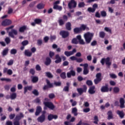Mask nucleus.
Returning a JSON list of instances; mask_svg holds the SVG:
<instances>
[{
  "instance_id": "obj_51",
  "label": "nucleus",
  "mask_w": 125,
  "mask_h": 125,
  "mask_svg": "<svg viewBox=\"0 0 125 125\" xmlns=\"http://www.w3.org/2000/svg\"><path fill=\"white\" fill-rule=\"evenodd\" d=\"M90 108L89 107L85 108L83 109V112L84 113H88V112H90Z\"/></svg>"
},
{
  "instance_id": "obj_3",
  "label": "nucleus",
  "mask_w": 125,
  "mask_h": 125,
  "mask_svg": "<svg viewBox=\"0 0 125 125\" xmlns=\"http://www.w3.org/2000/svg\"><path fill=\"white\" fill-rule=\"evenodd\" d=\"M9 27L6 28V30L7 31V33H8L9 37L14 38V35L17 36L18 34V32H17V30L15 29H12L11 31L8 32V30H9Z\"/></svg>"
},
{
  "instance_id": "obj_16",
  "label": "nucleus",
  "mask_w": 125,
  "mask_h": 125,
  "mask_svg": "<svg viewBox=\"0 0 125 125\" xmlns=\"http://www.w3.org/2000/svg\"><path fill=\"white\" fill-rule=\"evenodd\" d=\"M55 59L56 60L55 61V62L56 64H58V63H60L61 61H62V59H61V57H60V56H59V54H57L55 56Z\"/></svg>"
},
{
  "instance_id": "obj_42",
  "label": "nucleus",
  "mask_w": 125,
  "mask_h": 125,
  "mask_svg": "<svg viewBox=\"0 0 125 125\" xmlns=\"http://www.w3.org/2000/svg\"><path fill=\"white\" fill-rule=\"evenodd\" d=\"M113 91L115 93H118L120 92V88L118 87H115L113 88Z\"/></svg>"
},
{
  "instance_id": "obj_56",
  "label": "nucleus",
  "mask_w": 125,
  "mask_h": 125,
  "mask_svg": "<svg viewBox=\"0 0 125 125\" xmlns=\"http://www.w3.org/2000/svg\"><path fill=\"white\" fill-rule=\"evenodd\" d=\"M72 61H77V57H75V56H72L71 57L69 58Z\"/></svg>"
},
{
  "instance_id": "obj_62",
  "label": "nucleus",
  "mask_w": 125,
  "mask_h": 125,
  "mask_svg": "<svg viewBox=\"0 0 125 125\" xmlns=\"http://www.w3.org/2000/svg\"><path fill=\"white\" fill-rule=\"evenodd\" d=\"M15 117V114H11L9 116L10 120H13Z\"/></svg>"
},
{
  "instance_id": "obj_33",
  "label": "nucleus",
  "mask_w": 125,
  "mask_h": 125,
  "mask_svg": "<svg viewBox=\"0 0 125 125\" xmlns=\"http://www.w3.org/2000/svg\"><path fill=\"white\" fill-rule=\"evenodd\" d=\"M32 80V82L33 83H38V81H39V78L38 77L36 76H32L31 77Z\"/></svg>"
},
{
  "instance_id": "obj_17",
  "label": "nucleus",
  "mask_w": 125,
  "mask_h": 125,
  "mask_svg": "<svg viewBox=\"0 0 125 125\" xmlns=\"http://www.w3.org/2000/svg\"><path fill=\"white\" fill-rule=\"evenodd\" d=\"M101 90L102 92H108L109 91V88L108 87V85H105L102 87Z\"/></svg>"
},
{
  "instance_id": "obj_4",
  "label": "nucleus",
  "mask_w": 125,
  "mask_h": 125,
  "mask_svg": "<svg viewBox=\"0 0 125 125\" xmlns=\"http://www.w3.org/2000/svg\"><path fill=\"white\" fill-rule=\"evenodd\" d=\"M101 76H102L101 73H98L96 75V78L94 80L95 84H98V83H99L102 81Z\"/></svg>"
},
{
  "instance_id": "obj_22",
  "label": "nucleus",
  "mask_w": 125,
  "mask_h": 125,
  "mask_svg": "<svg viewBox=\"0 0 125 125\" xmlns=\"http://www.w3.org/2000/svg\"><path fill=\"white\" fill-rule=\"evenodd\" d=\"M88 67V64L84 65V67H83L84 75H87V73H88V69H87Z\"/></svg>"
},
{
  "instance_id": "obj_58",
  "label": "nucleus",
  "mask_w": 125,
  "mask_h": 125,
  "mask_svg": "<svg viewBox=\"0 0 125 125\" xmlns=\"http://www.w3.org/2000/svg\"><path fill=\"white\" fill-rule=\"evenodd\" d=\"M7 74L8 75H9L10 76H11L12 74H13V72L12 71V70L11 69H8L7 72Z\"/></svg>"
},
{
  "instance_id": "obj_48",
  "label": "nucleus",
  "mask_w": 125,
  "mask_h": 125,
  "mask_svg": "<svg viewBox=\"0 0 125 125\" xmlns=\"http://www.w3.org/2000/svg\"><path fill=\"white\" fill-rule=\"evenodd\" d=\"M101 14L103 17H106V16H107V13H106V11H101Z\"/></svg>"
},
{
  "instance_id": "obj_19",
  "label": "nucleus",
  "mask_w": 125,
  "mask_h": 125,
  "mask_svg": "<svg viewBox=\"0 0 125 125\" xmlns=\"http://www.w3.org/2000/svg\"><path fill=\"white\" fill-rule=\"evenodd\" d=\"M22 118H24V114H23L21 112L19 114L16 115L15 119L17 121H20V120L22 119Z\"/></svg>"
},
{
  "instance_id": "obj_10",
  "label": "nucleus",
  "mask_w": 125,
  "mask_h": 125,
  "mask_svg": "<svg viewBox=\"0 0 125 125\" xmlns=\"http://www.w3.org/2000/svg\"><path fill=\"white\" fill-rule=\"evenodd\" d=\"M37 121L39 123H43L45 121V115L44 114H42L39 117L37 118Z\"/></svg>"
},
{
  "instance_id": "obj_14",
  "label": "nucleus",
  "mask_w": 125,
  "mask_h": 125,
  "mask_svg": "<svg viewBox=\"0 0 125 125\" xmlns=\"http://www.w3.org/2000/svg\"><path fill=\"white\" fill-rule=\"evenodd\" d=\"M107 120H113L114 119V115H113V112L109 110L107 113Z\"/></svg>"
},
{
  "instance_id": "obj_27",
  "label": "nucleus",
  "mask_w": 125,
  "mask_h": 125,
  "mask_svg": "<svg viewBox=\"0 0 125 125\" xmlns=\"http://www.w3.org/2000/svg\"><path fill=\"white\" fill-rule=\"evenodd\" d=\"M72 114H74V116H78V109L76 107L72 108Z\"/></svg>"
},
{
  "instance_id": "obj_45",
  "label": "nucleus",
  "mask_w": 125,
  "mask_h": 125,
  "mask_svg": "<svg viewBox=\"0 0 125 125\" xmlns=\"http://www.w3.org/2000/svg\"><path fill=\"white\" fill-rule=\"evenodd\" d=\"M72 43H74V44H78V43H79V42L77 39L74 38L72 40Z\"/></svg>"
},
{
  "instance_id": "obj_9",
  "label": "nucleus",
  "mask_w": 125,
  "mask_h": 125,
  "mask_svg": "<svg viewBox=\"0 0 125 125\" xmlns=\"http://www.w3.org/2000/svg\"><path fill=\"white\" fill-rule=\"evenodd\" d=\"M44 104L46 107H48L51 110H53L55 108V106L51 102H44Z\"/></svg>"
},
{
  "instance_id": "obj_23",
  "label": "nucleus",
  "mask_w": 125,
  "mask_h": 125,
  "mask_svg": "<svg viewBox=\"0 0 125 125\" xmlns=\"http://www.w3.org/2000/svg\"><path fill=\"white\" fill-rule=\"evenodd\" d=\"M71 26H72V25L71 24V22H67L65 24V27H66V30H68V31H71V30H72V28H71Z\"/></svg>"
},
{
  "instance_id": "obj_57",
  "label": "nucleus",
  "mask_w": 125,
  "mask_h": 125,
  "mask_svg": "<svg viewBox=\"0 0 125 125\" xmlns=\"http://www.w3.org/2000/svg\"><path fill=\"white\" fill-rule=\"evenodd\" d=\"M32 93L34 94V95H36V96H38L39 95V92L37 89H35L33 91Z\"/></svg>"
},
{
  "instance_id": "obj_61",
  "label": "nucleus",
  "mask_w": 125,
  "mask_h": 125,
  "mask_svg": "<svg viewBox=\"0 0 125 125\" xmlns=\"http://www.w3.org/2000/svg\"><path fill=\"white\" fill-rule=\"evenodd\" d=\"M49 97L50 98V99H53L54 97H55V95L53 93H51L49 94Z\"/></svg>"
},
{
  "instance_id": "obj_47",
  "label": "nucleus",
  "mask_w": 125,
  "mask_h": 125,
  "mask_svg": "<svg viewBox=\"0 0 125 125\" xmlns=\"http://www.w3.org/2000/svg\"><path fill=\"white\" fill-rule=\"evenodd\" d=\"M11 54H16L17 53V50L16 49H12L10 51Z\"/></svg>"
},
{
  "instance_id": "obj_5",
  "label": "nucleus",
  "mask_w": 125,
  "mask_h": 125,
  "mask_svg": "<svg viewBox=\"0 0 125 125\" xmlns=\"http://www.w3.org/2000/svg\"><path fill=\"white\" fill-rule=\"evenodd\" d=\"M87 89V87L86 85H83V88H77V91L79 93L80 95H82L83 92H86V90Z\"/></svg>"
},
{
  "instance_id": "obj_26",
  "label": "nucleus",
  "mask_w": 125,
  "mask_h": 125,
  "mask_svg": "<svg viewBox=\"0 0 125 125\" xmlns=\"http://www.w3.org/2000/svg\"><path fill=\"white\" fill-rule=\"evenodd\" d=\"M27 30V26H23L20 28L19 31L21 33H24L25 31Z\"/></svg>"
},
{
  "instance_id": "obj_49",
  "label": "nucleus",
  "mask_w": 125,
  "mask_h": 125,
  "mask_svg": "<svg viewBox=\"0 0 125 125\" xmlns=\"http://www.w3.org/2000/svg\"><path fill=\"white\" fill-rule=\"evenodd\" d=\"M11 92H15L16 91V85H14L10 89Z\"/></svg>"
},
{
  "instance_id": "obj_37",
  "label": "nucleus",
  "mask_w": 125,
  "mask_h": 125,
  "mask_svg": "<svg viewBox=\"0 0 125 125\" xmlns=\"http://www.w3.org/2000/svg\"><path fill=\"white\" fill-rule=\"evenodd\" d=\"M45 74H46V77H47L48 78H50L51 79L53 78V75H52L51 73H50L49 72H46Z\"/></svg>"
},
{
  "instance_id": "obj_18",
  "label": "nucleus",
  "mask_w": 125,
  "mask_h": 125,
  "mask_svg": "<svg viewBox=\"0 0 125 125\" xmlns=\"http://www.w3.org/2000/svg\"><path fill=\"white\" fill-rule=\"evenodd\" d=\"M95 86H92L89 89L88 92L90 94H94L95 93Z\"/></svg>"
},
{
  "instance_id": "obj_60",
  "label": "nucleus",
  "mask_w": 125,
  "mask_h": 125,
  "mask_svg": "<svg viewBox=\"0 0 125 125\" xmlns=\"http://www.w3.org/2000/svg\"><path fill=\"white\" fill-rule=\"evenodd\" d=\"M92 60V56H91V55H89L87 56V60H88V61H91Z\"/></svg>"
},
{
  "instance_id": "obj_64",
  "label": "nucleus",
  "mask_w": 125,
  "mask_h": 125,
  "mask_svg": "<svg viewBox=\"0 0 125 125\" xmlns=\"http://www.w3.org/2000/svg\"><path fill=\"white\" fill-rule=\"evenodd\" d=\"M14 125H20V122L19 121H15L14 122Z\"/></svg>"
},
{
  "instance_id": "obj_6",
  "label": "nucleus",
  "mask_w": 125,
  "mask_h": 125,
  "mask_svg": "<svg viewBox=\"0 0 125 125\" xmlns=\"http://www.w3.org/2000/svg\"><path fill=\"white\" fill-rule=\"evenodd\" d=\"M12 23V21L11 20L9 19H6L4 21H3L1 22L2 26H4V27H5L6 26H9V25H11V24Z\"/></svg>"
},
{
  "instance_id": "obj_11",
  "label": "nucleus",
  "mask_w": 125,
  "mask_h": 125,
  "mask_svg": "<svg viewBox=\"0 0 125 125\" xmlns=\"http://www.w3.org/2000/svg\"><path fill=\"white\" fill-rule=\"evenodd\" d=\"M60 34L62 36L63 39H65L67 37H69V32L68 31H62L60 32Z\"/></svg>"
},
{
  "instance_id": "obj_44",
  "label": "nucleus",
  "mask_w": 125,
  "mask_h": 125,
  "mask_svg": "<svg viewBox=\"0 0 125 125\" xmlns=\"http://www.w3.org/2000/svg\"><path fill=\"white\" fill-rule=\"evenodd\" d=\"M58 22L59 23L60 26H63V25L65 24V22H64V21H63L62 19L59 20Z\"/></svg>"
},
{
  "instance_id": "obj_2",
  "label": "nucleus",
  "mask_w": 125,
  "mask_h": 125,
  "mask_svg": "<svg viewBox=\"0 0 125 125\" xmlns=\"http://www.w3.org/2000/svg\"><path fill=\"white\" fill-rule=\"evenodd\" d=\"M110 59L109 57L102 59L101 61V63L102 65H104V63L107 66L108 68H110V66L112 65V62L110 61Z\"/></svg>"
},
{
  "instance_id": "obj_43",
  "label": "nucleus",
  "mask_w": 125,
  "mask_h": 125,
  "mask_svg": "<svg viewBox=\"0 0 125 125\" xmlns=\"http://www.w3.org/2000/svg\"><path fill=\"white\" fill-rule=\"evenodd\" d=\"M104 31L108 33H110V34H112V30L109 27H105L104 28Z\"/></svg>"
},
{
  "instance_id": "obj_55",
  "label": "nucleus",
  "mask_w": 125,
  "mask_h": 125,
  "mask_svg": "<svg viewBox=\"0 0 125 125\" xmlns=\"http://www.w3.org/2000/svg\"><path fill=\"white\" fill-rule=\"evenodd\" d=\"M109 76L110 77V78H111L112 79H117V75H116V74H110Z\"/></svg>"
},
{
  "instance_id": "obj_7",
  "label": "nucleus",
  "mask_w": 125,
  "mask_h": 125,
  "mask_svg": "<svg viewBox=\"0 0 125 125\" xmlns=\"http://www.w3.org/2000/svg\"><path fill=\"white\" fill-rule=\"evenodd\" d=\"M77 7V2L75 0H71L68 3V7L70 9L71 8H75Z\"/></svg>"
},
{
  "instance_id": "obj_46",
  "label": "nucleus",
  "mask_w": 125,
  "mask_h": 125,
  "mask_svg": "<svg viewBox=\"0 0 125 125\" xmlns=\"http://www.w3.org/2000/svg\"><path fill=\"white\" fill-rule=\"evenodd\" d=\"M5 42H6V43H7V44H9V43H10V38H9V37H6L5 39Z\"/></svg>"
},
{
  "instance_id": "obj_13",
  "label": "nucleus",
  "mask_w": 125,
  "mask_h": 125,
  "mask_svg": "<svg viewBox=\"0 0 125 125\" xmlns=\"http://www.w3.org/2000/svg\"><path fill=\"white\" fill-rule=\"evenodd\" d=\"M71 76H72V77L76 76V71L73 69L71 70L70 72L67 73V78H71Z\"/></svg>"
},
{
  "instance_id": "obj_50",
  "label": "nucleus",
  "mask_w": 125,
  "mask_h": 125,
  "mask_svg": "<svg viewBox=\"0 0 125 125\" xmlns=\"http://www.w3.org/2000/svg\"><path fill=\"white\" fill-rule=\"evenodd\" d=\"M61 78L62 79H64L66 78V73L65 72H62L61 74L60 75Z\"/></svg>"
},
{
  "instance_id": "obj_39",
  "label": "nucleus",
  "mask_w": 125,
  "mask_h": 125,
  "mask_svg": "<svg viewBox=\"0 0 125 125\" xmlns=\"http://www.w3.org/2000/svg\"><path fill=\"white\" fill-rule=\"evenodd\" d=\"M84 5H85V4H84V2H80L78 4V7H79L80 8L82 7H84Z\"/></svg>"
},
{
  "instance_id": "obj_15",
  "label": "nucleus",
  "mask_w": 125,
  "mask_h": 125,
  "mask_svg": "<svg viewBox=\"0 0 125 125\" xmlns=\"http://www.w3.org/2000/svg\"><path fill=\"white\" fill-rule=\"evenodd\" d=\"M77 39L78 40L80 44H85V42L82 39V36L81 35L77 36Z\"/></svg>"
},
{
  "instance_id": "obj_63",
  "label": "nucleus",
  "mask_w": 125,
  "mask_h": 125,
  "mask_svg": "<svg viewBox=\"0 0 125 125\" xmlns=\"http://www.w3.org/2000/svg\"><path fill=\"white\" fill-rule=\"evenodd\" d=\"M86 84L88 85H92V81L90 80H87L86 82Z\"/></svg>"
},
{
  "instance_id": "obj_1",
  "label": "nucleus",
  "mask_w": 125,
  "mask_h": 125,
  "mask_svg": "<svg viewBox=\"0 0 125 125\" xmlns=\"http://www.w3.org/2000/svg\"><path fill=\"white\" fill-rule=\"evenodd\" d=\"M93 36H94V34L90 32H87L84 34V38L86 43H90L92 38H93Z\"/></svg>"
},
{
  "instance_id": "obj_38",
  "label": "nucleus",
  "mask_w": 125,
  "mask_h": 125,
  "mask_svg": "<svg viewBox=\"0 0 125 125\" xmlns=\"http://www.w3.org/2000/svg\"><path fill=\"white\" fill-rule=\"evenodd\" d=\"M100 38H102V39H104V38L105 37L106 33L103 31H101L99 33Z\"/></svg>"
},
{
  "instance_id": "obj_34",
  "label": "nucleus",
  "mask_w": 125,
  "mask_h": 125,
  "mask_svg": "<svg viewBox=\"0 0 125 125\" xmlns=\"http://www.w3.org/2000/svg\"><path fill=\"white\" fill-rule=\"evenodd\" d=\"M37 7L38 9H42L44 7V4L42 3H39L37 5Z\"/></svg>"
},
{
  "instance_id": "obj_30",
  "label": "nucleus",
  "mask_w": 125,
  "mask_h": 125,
  "mask_svg": "<svg viewBox=\"0 0 125 125\" xmlns=\"http://www.w3.org/2000/svg\"><path fill=\"white\" fill-rule=\"evenodd\" d=\"M54 9H58V10H62V7L57 4H54L53 6Z\"/></svg>"
},
{
  "instance_id": "obj_20",
  "label": "nucleus",
  "mask_w": 125,
  "mask_h": 125,
  "mask_svg": "<svg viewBox=\"0 0 125 125\" xmlns=\"http://www.w3.org/2000/svg\"><path fill=\"white\" fill-rule=\"evenodd\" d=\"M120 108H125V99L123 98H120Z\"/></svg>"
},
{
  "instance_id": "obj_52",
  "label": "nucleus",
  "mask_w": 125,
  "mask_h": 125,
  "mask_svg": "<svg viewBox=\"0 0 125 125\" xmlns=\"http://www.w3.org/2000/svg\"><path fill=\"white\" fill-rule=\"evenodd\" d=\"M29 43V42L27 40H25L21 42V44L23 46H25V45H27Z\"/></svg>"
},
{
  "instance_id": "obj_24",
  "label": "nucleus",
  "mask_w": 125,
  "mask_h": 125,
  "mask_svg": "<svg viewBox=\"0 0 125 125\" xmlns=\"http://www.w3.org/2000/svg\"><path fill=\"white\" fill-rule=\"evenodd\" d=\"M24 55L28 57H31V56H32V52H30L29 50H25L24 51Z\"/></svg>"
},
{
  "instance_id": "obj_32",
  "label": "nucleus",
  "mask_w": 125,
  "mask_h": 125,
  "mask_svg": "<svg viewBox=\"0 0 125 125\" xmlns=\"http://www.w3.org/2000/svg\"><path fill=\"white\" fill-rule=\"evenodd\" d=\"M16 97H17V94L16 93H13L10 95V98L12 100L16 99Z\"/></svg>"
},
{
  "instance_id": "obj_59",
  "label": "nucleus",
  "mask_w": 125,
  "mask_h": 125,
  "mask_svg": "<svg viewBox=\"0 0 125 125\" xmlns=\"http://www.w3.org/2000/svg\"><path fill=\"white\" fill-rule=\"evenodd\" d=\"M83 106L86 108H87V107H89V103L87 102H85L83 104Z\"/></svg>"
},
{
  "instance_id": "obj_12",
  "label": "nucleus",
  "mask_w": 125,
  "mask_h": 125,
  "mask_svg": "<svg viewBox=\"0 0 125 125\" xmlns=\"http://www.w3.org/2000/svg\"><path fill=\"white\" fill-rule=\"evenodd\" d=\"M46 83L47 85H45L43 87V89L44 90H45L46 89H48V88H51V87H52V84L50 83V82L48 81V80H46Z\"/></svg>"
},
{
  "instance_id": "obj_28",
  "label": "nucleus",
  "mask_w": 125,
  "mask_h": 125,
  "mask_svg": "<svg viewBox=\"0 0 125 125\" xmlns=\"http://www.w3.org/2000/svg\"><path fill=\"white\" fill-rule=\"evenodd\" d=\"M50 63H51V59L48 57L46 58L45 62V64H46V66H48V65H50Z\"/></svg>"
},
{
  "instance_id": "obj_53",
  "label": "nucleus",
  "mask_w": 125,
  "mask_h": 125,
  "mask_svg": "<svg viewBox=\"0 0 125 125\" xmlns=\"http://www.w3.org/2000/svg\"><path fill=\"white\" fill-rule=\"evenodd\" d=\"M35 22L36 23V24H40V23H42V20L40 19H37L34 20Z\"/></svg>"
},
{
  "instance_id": "obj_54",
  "label": "nucleus",
  "mask_w": 125,
  "mask_h": 125,
  "mask_svg": "<svg viewBox=\"0 0 125 125\" xmlns=\"http://www.w3.org/2000/svg\"><path fill=\"white\" fill-rule=\"evenodd\" d=\"M76 62H78V63H82V62H83V58H77L76 60Z\"/></svg>"
},
{
  "instance_id": "obj_8",
  "label": "nucleus",
  "mask_w": 125,
  "mask_h": 125,
  "mask_svg": "<svg viewBox=\"0 0 125 125\" xmlns=\"http://www.w3.org/2000/svg\"><path fill=\"white\" fill-rule=\"evenodd\" d=\"M98 5L97 4H94L93 5V8L91 7H89L87 9V11L88 12L92 13H94L95 12V10H96V8H97Z\"/></svg>"
},
{
  "instance_id": "obj_36",
  "label": "nucleus",
  "mask_w": 125,
  "mask_h": 125,
  "mask_svg": "<svg viewBox=\"0 0 125 125\" xmlns=\"http://www.w3.org/2000/svg\"><path fill=\"white\" fill-rule=\"evenodd\" d=\"M8 53V48H6L4 49L2 52L3 56H5Z\"/></svg>"
},
{
  "instance_id": "obj_40",
  "label": "nucleus",
  "mask_w": 125,
  "mask_h": 125,
  "mask_svg": "<svg viewBox=\"0 0 125 125\" xmlns=\"http://www.w3.org/2000/svg\"><path fill=\"white\" fill-rule=\"evenodd\" d=\"M64 55L67 57H69V56H71V55H73L71 51H65Z\"/></svg>"
},
{
  "instance_id": "obj_29",
  "label": "nucleus",
  "mask_w": 125,
  "mask_h": 125,
  "mask_svg": "<svg viewBox=\"0 0 125 125\" xmlns=\"http://www.w3.org/2000/svg\"><path fill=\"white\" fill-rule=\"evenodd\" d=\"M117 114L118 115H119V116H120V118H121V119H123V118H124V117L125 116V114H124V112L121 111L120 110H117Z\"/></svg>"
},
{
  "instance_id": "obj_41",
  "label": "nucleus",
  "mask_w": 125,
  "mask_h": 125,
  "mask_svg": "<svg viewBox=\"0 0 125 125\" xmlns=\"http://www.w3.org/2000/svg\"><path fill=\"white\" fill-rule=\"evenodd\" d=\"M80 29H81V31H84V30H86V29H88V27H87L85 25L82 24L80 27Z\"/></svg>"
},
{
  "instance_id": "obj_35",
  "label": "nucleus",
  "mask_w": 125,
  "mask_h": 125,
  "mask_svg": "<svg viewBox=\"0 0 125 125\" xmlns=\"http://www.w3.org/2000/svg\"><path fill=\"white\" fill-rule=\"evenodd\" d=\"M74 33H76V34H78V33H80V32H82V29L80 27H76L74 29Z\"/></svg>"
},
{
  "instance_id": "obj_21",
  "label": "nucleus",
  "mask_w": 125,
  "mask_h": 125,
  "mask_svg": "<svg viewBox=\"0 0 125 125\" xmlns=\"http://www.w3.org/2000/svg\"><path fill=\"white\" fill-rule=\"evenodd\" d=\"M42 112V107L39 106L37 107L36 111L35 112L36 116H39Z\"/></svg>"
},
{
  "instance_id": "obj_25",
  "label": "nucleus",
  "mask_w": 125,
  "mask_h": 125,
  "mask_svg": "<svg viewBox=\"0 0 125 125\" xmlns=\"http://www.w3.org/2000/svg\"><path fill=\"white\" fill-rule=\"evenodd\" d=\"M32 88L33 86H27L26 87H25L24 91V94H26V93L27 92V91H28V90H32Z\"/></svg>"
},
{
  "instance_id": "obj_31",
  "label": "nucleus",
  "mask_w": 125,
  "mask_h": 125,
  "mask_svg": "<svg viewBox=\"0 0 125 125\" xmlns=\"http://www.w3.org/2000/svg\"><path fill=\"white\" fill-rule=\"evenodd\" d=\"M52 119H57V116L50 115L48 116V120H49V121H51Z\"/></svg>"
}]
</instances>
